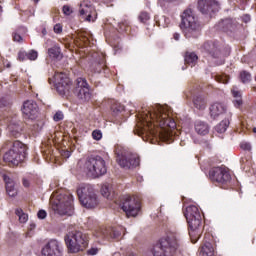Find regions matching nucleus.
<instances>
[{
    "instance_id": "obj_1",
    "label": "nucleus",
    "mask_w": 256,
    "mask_h": 256,
    "mask_svg": "<svg viewBox=\"0 0 256 256\" xmlns=\"http://www.w3.org/2000/svg\"><path fill=\"white\" fill-rule=\"evenodd\" d=\"M140 123L137 125V135H152L160 137L162 141L171 139V130L177 127V123L165 111V108L156 106L147 112L140 114Z\"/></svg>"
},
{
    "instance_id": "obj_2",
    "label": "nucleus",
    "mask_w": 256,
    "mask_h": 256,
    "mask_svg": "<svg viewBox=\"0 0 256 256\" xmlns=\"http://www.w3.org/2000/svg\"><path fill=\"white\" fill-rule=\"evenodd\" d=\"M184 216L188 223L190 239L192 243H197L199 237H201V233H203L201 212H199L197 206L191 205L186 208Z\"/></svg>"
},
{
    "instance_id": "obj_3",
    "label": "nucleus",
    "mask_w": 256,
    "mask_h": 256,
    "mask_svg": "<svg viewBox=\"0 0 256 256\" xmlns=\"http://www.w3.org/2000/svg\"><path fill=\"white\" fill-rule=\"evenodd\" d=\"M8 151L4 154V161L8 163L10 167H17L20 163L25 161L27 157V145L23 144L21 141L8 142Z\"/></svg>"
},
{
    "instance_id": "obj_4",
    "label": "nucleus",
    "mask_w": 256,
    "mask_h": 256,
    "mask_svg": "<svg viewBox=\"0 0 256 256\" xmlns=\"http://www.w3.org/2000/svg\"><path fill=\"white\" fill-rule=\"evenodd\" d=\"M52 211L58 215H73V195L54 194L51 198Z\"/></svg>"
},
{
    "instance_id": "obj_5",
    "label": "nucleus",
    "mask_w": 256,
    "mask_h": 256,
    "mask_svg": "<svg viewBox=\"0 0 256 256\" xmlns=\"http://www.w3.org/2000/svg\"><path fill=\"white\" fill-rule=\"evenodd\" d=\"M65 243L69 253H79V251H85L87 249L89 238L87 234L79 230H74L65 236Z\"/></svg>"
},
{
    "instance_id": "obj_6",
    "label": "nucleus",
    "mask_w": 256,
    "mask_h": 256,
    "mask_svg": "<svg viewBox=\"0 0 256 256\" xmlns=\"http://www.w3.org/2000/svg\"><path fill=\"white\" fill-rule=\"evenodd\" d=\"M179 247V236L170 234L167 238H162L153 248L154 256H173Z\"/></svg>"
},
{
    "instance_id": "obj_7",
    "label": "nucleus",
    "mask_w": 256,
    "mask_h": 256,
    "mask_svg": "<svg viewBox=\"0 0 256 256\" xmlns=\"http://www.w3.org/2000/svg\"><path fill=\"white\" fill-rule=\"evenodd\" d=\"M77 195L81 205L86 209H95V207L99 206V196H97L95 189L90 184H81L77 188Z\"/></svg>"
},
{
    "instance_id": "obj_8",
    "label": "nucleus",
    "mask_w": 256,
    "mask_h": 256,
    "mask_svg": "<svg viewBox=\"0 0 256 256\" xmlns=\"http://www.w3.org/2000/svg\"><path fill=\"white\" fill-rule=\"evenodd\" d=\"M84 169L88 177H92L93 179H97V177H101L107 173L105 160L100 156L87 158Z\"/></svg>"
},
{
    "instance_id": "obj_9",
    "label": "nucleus",
    "mask_w": 256,
    "mask_h": 256,
    "mask_svg": "<svg viewBox=\"0 0 256 256\" xmlns=\"http://www.w3.org/2000/svg\"><path fill=\"white\" fill-rule=\"evenodd\" d=\"M122 210L127 217H137L141 211V198L139 196H126L122 203Z\"/></svg>"
},
{
    "instance_id": "obj_10",
    "label": "nucleus",
    "mask_w": 256,
    "mask_h": 256,
    "mask_svg": "<svg viewBox=\"0 0 256 256\" xmlns=\"http://www.w3.org/2000/svg\"><path fill=\"white\" fill-rule=\"evenodd\" d=\"M203 50L210 53V66L217 67L218 65H223L225 63V58L221 54V49L219 46L212 42H205L203 44Z\"/></svg>"
},
{
    "instance_id": "obj_11",
    "label": "nucleus",
    "mask_w": 256,
    "mask_h": 256,
    "mask_svg": "<svg viewBox=\"0 0 256 256\" xmlns=\"http://www.w3.org/2000/svg\"><path fill=\"white\" fill-rule=\"evenodd\" d=\"M181 29H184L186 33H191V31H197L199 29V22H197V17L193 14V10L186 9L183 12Z\"/></svg>"
},
{
    "instance_id": "obj_12",
    "label": "nucleus",
    "mask_w": 256,
    "mask_h": 256,
    "mask_svg": "<svg viewBox=\"0 0 256 256\" xmlns=\"http://www.w3.org/2000/svg\"><path fill=\"white\" fill-rule=\"evenodd\" d=\"M198 9L202 15L211 18L219 11V2L215 0H200L198 2Z\"/></svg>"
},
{
    "instance_id": "obj_13",
    "label": "nucleus",
    "mask_w": 256,
    "mask_h": 256,
    "mask_svg": "<svg viewBox=\"0 0 256 256\" xmlns=\"http://www.w3.org/2000/svg\"><path fill=\"white\" fill-rule=\"evenodd\" d=\"M54 83L56 85V90L60 95H65L67 91H69V83H71V80H69V77H67V74L63 72H57L54 74Z\"/></svg>"
},
{
    "instance_id": "obj_14",
    "label": "nucleus",
    "mask_w": 256,
    "mask_h": 256,
    "mask_svg": "<svg viewBox=\"0 0 256 256\" xmlns=\"http://www.w3.org/2000/svg\"><path fill=\"white\" fill-rule=\"evenodd\" d=\"M209 176L214 183H227V181L231 179V175H229L227 169L223 167L212 168L209 172Z\"/></svg>"
},
{
    "instance_id": "obj_15",
    "label": "nucleus",
    "mask_w": 256,
    "mask_h": 256,
    "mask_svg": "<svg viewBox=\"0 0 256 256\" xmlns=\"http://www.w3.org/2000/svg\"><path fill=\"white\" fill-rule=\"evenodd\" d=\"M117 162L120 167L124 169H131L132 167H138L140 160L136 154H124L117 157Z\"/></svg>"
},
{
    "instance_id": "obj_16",
    "label": "nucleus",
    "mask_w": 256,
    "mask_h": 256,
    "mask_svg": "<svg viewBox=\"0 0 256 256\" xmlns=\"http://www.w3.org/2000/svg\"><path fill=\"white\" fill-rule=\"evenodd\" d=\"M39 113V107L37 103L33 100H27L23 103L22 114L24 119H37V114Z\"/></svg>"
},
{
    "instance_id": "obj_17",
    "label": "nucleus",
    "mask_w": 256,
    "mask_h": 256,
    "mask_svg": "<svg viewBox=\"0 0 256 256\" xmlns=\"http://www.w3.org/2000/svg\"><path fill=\"white\" fill-rule=\"evenodd\" d=\"M76 93L81 101H89L91 99V91L89 90V84L84 78L77 79Z\"/></svg>"
},
{
    "instance_id": "obj_18",
    "label": "nucleus",
    "mask_w": 256,
    "mask_h": 256,
    "mask_svg": "<svg viewBox=\"0 0 256 256\" xmlns=\"http://www.w3.org/2000/svg\"><path fill=\"white\" fill-rule=\"evenodd\" d=\"M62 253L61 244L57 240H50L45 247L42 248V256H61Z\"/></svg>"
},
{
    "instance_id": "obj_19",
    "label": "nucleus",
    "mask_w": 256,
    "mask_h": 256,
    "mask_svg": "<svg viewBox=\"0 0 256 256\" xmlns=\"http://www.w3.org/2000/svg\"><path fill=\"white\" fill-rule=\"evenodd\" d=\"M80 15L85 17V19L89 22L97 19V11L90 2H82L80 4Z\"/></svg>"
},
{
    "instance_id": "obj_20",
    "label": "nucleus",
    "mask_w": 256,
    "mask_h": 256,
    "mask_svg": "<svg viewBox=\"0 0 256 256\" xmlns=\"http://www.w3.org/2000/svg\"><path fill=\"white\" fill-rule=\"evenodd\" d=\"M3 179L6 183V193H8L9 197H15L17 195L15 180L12 179L11 174H4Z\"/></svg>"
},
{
    "instance_id": "obj_21",
    "label": "nucleus",
    "mask_w": 256,
    "mask_h": 256,
    "mask_svg": "<svg viewBox=\"0 0 256 256\" xmlns=\"http://www.w3.org/2000/svg\"><path fill=\"white\" fill-rule=\"evenodd\" d=\"M227 111V107L224 104L216 102L210 106V115L213 119H217L219 115H223Z\"/></svg>"
},
{
    "instance_id": "obj_22",
    "label": "nucleus",
    "mask_w": 256,
    "mask_h": 256,
    "mask_svg": "<svg viewBox=\"0 0 256 256\" xmlns=\"http://www.w3.org/2000/svg\"><path fill=\"white\" fill-rule=\"evenodd\" d=\"M8 129L13 137H19L23 133V122L13 121L8 125Z\"/></svg>"
},
{
    "instance_id": "obj_23",
    "label": "nucleus",
    "mask_w": 256,
    "mask_h": 256,
    "mask_svg": "<svg viewBox=\"0 0 256 256\" xmlns=\"http://www.w3.org/2000/svg\"><path fill=\"white\" fill-rule=\"evenodd\" d=\"M96 237H110V239H119L121 237V231L117 229L101 230L96 232Z\"/></svg>"
},
{
    "instance_id": "obj_24",
    "label": "nucleus",
    "mask_w": 256,
    "mask_h": 256,
    "mask_svg": "<svg viewBox=\"0 0 256 256\" xmlns=\"http://www.w3.org/2000/svg\"><path fill=\"white\" fill-rule=\"evenodd\" d=\"M199 256H215V248L213 244L206 242L199 251Z\"/></svg>"
},
{
    "instance_id": "obj_25",
    "label": "nucleus",
    "mask_w": 256,
    "mask_h": 256,
    "mask_svg": "<svg viewBox=\"0 0 256 256\" xmlns=\"http://www.w3.org/2000/svg\"><path fill=\"white\" fill-rule=\"evenodd\" d=\"M195 131L198 135H207L209 133V125L205 122H197L195 125Z\"/></svg>"
},
{
    "instance_id": "obj_26",
    "label": "nucleus",
    "mask_w": 256,
    "mask_h": 256,
    "mask_svg": "<svg viewBox=\"0 0 256 256\" xmlns=\"http://www.w3.org/2000/svg\"><path fill=\"white\" fill-rule=\"evenodd\" d=\"M48 55L52 59H62L63 58V54H61V48L57 45L48 49Z\"/></svg>"
},
{
    "instance_id": "obj_27",
    "label": "nucleus",
    "mask_w": 256,
    "mask_h": 256,
    "mask_svg": "<svg viewBox=\"0 0 256 256\" xmlns=\"http://www.w3.org/2000/svg\"><path fill=\"white\" fill-rule=\"evenodd\" d=\"M194 106L196 107V109H200V111H203V109L207 107V101L205 100V98H203V96H196L194 98Z\"/></svg>"
},
{
    "instance_id": "obj_28",
    "label": "nucleus",
    "mask_w": 256,
    "mask_h": 256,
    "mask_svg": "<svg viewBox=\"0 0 256 256\" xmlns=\"http://www.w3.org/2000/svg\"><path fill=\"white\" fill-rule=\"evenodd\" d=\"M197 59V54H195L194 52H187L185 55V63H187V65H191V67H193L195 63H197Z\"/></svg>"
},
{
    "instance_id": "obj_29",
    "label": "nucleus",
    "mask_w": 256,
    "mask_h": 256,
    "mask_svg": "<svg viewBox=\"0 0 256 256\" xmlns=\"http://www.w3.org/2000/svg\"><path fill=\"white\" fill-rule=\"evenodd\" d=\"M101 194L103 195V197H105L106 199H112L113 197V191L111 188V185L109 184H104L101 188Z\"/></svg>"
},
{
    "instance_id": "obj_30",
    "label": "nucleus",
    "mask_w": 256,
    "mask_h": 256,
    "mask_svg": "<svg viewBox=\"0 0 256 256\" xmlns=\"http://www.w3.org/2000/svg\"><path fill=\"white\" fill-rule=\"evenodd\" d=\"M232 95L235 98L234 105L235 107H241L243 105V100L241 99V92L238 90L232 89Z\"/></svg>"
},
{
    "instance_id": "obj_31",
    "label": "nucleus",
    "mask_w": 256,
    "mask_h": 256,
    "mask_svg": "<svg viewBox=\"0 0 256 256\" xmlns=\"http://www.w3.org/2000/svg\"><path fill=\"white\" fill-rule=\"evenodd\" d=\"M229 127V120H223L216 126L217 133H225Z\"/></svg>"
},
{
    "instance_id": "obj_32",
    "label": "nucleus",
    "mask_w": 256,
    "mask_h": 256,
    "mask_svg": "<svg viewBox=\"0 0 256 256\" xmlns=\"http://www.w3.org/2000/svg\"><path fill=\"white\" fill-rule=\"evenodd\" d=\"M78 39L84 43V45H87V43H89V41H91V35H89V33L87 32H80L78 34Z\"/></svg>"
},
{
    "instance_id": "obj_33",
    "label": "nucleus",
    "mask_w": 256,
    "mask_h": 256,
    "mask_svg": "<svg viewBox=\"0 0 256 256\" xmlns=\"http://www.w3.org/2000/svg\"><path fill=\"white\" fill-rule=\"evenodd\" d=\"M16 215L19 217L20 223H27L29 216L25 213H23V210L17 209Z\"/></svg>"
},
{
    "instance_id": "obj_34",
    "label": "nucleus",
    "mask_w": 256,
    "mask_h": 256,
    "mask_svg": "<svg viewBox=\"0 0 256 256\" xmlns=\"http://www.w3.org/2000/svg\"><path fill=\"white\" fill-rule=\"evenodd\" d=\"M240 79L242 83H249V81H251V74L247 71H242L240 73Z\"/></svg>"
},
{
    "instance_id": "obj_35",
    "label": "nucleus",
    "mask_w": 256,
    "mask_h": 256,
    "mask_svg": "<svg viewBox=\"0 0 256 256\" xmlns=\"http://www.w3.org/2000/svg\"><path fill=\"white\" fill-rule=\"evenodd\" d=\"M140 23H147L149 19H151V16H149V13L147 12H141L139 17H138Z\"/></svg>"
},
{
    "instance_id": "obj_36",
    "label": "nucleus",
    "mask_w": 256,
    "mask_h": 256,
    "mask_svg": "<svg viewBox=\"0 0 256 256\" xmlns=\"http://www.w3.org/2000/svg\"><path fill=\"white\" fill-rule=\"evenodd\" d=\"M216 81H218V83H223L224 85H226V83H229V76L225 74L218 75L216 76Z\"/></svg>"
},
{
    "instance_id": "obj_37",
    "label": "nucleus",
    "mask_w": 256,
    "mask_h": 256,
    "mask_svg": "<svg viewBox=\"0 0 256 256\" xmlns=\"http://www.w3.org/2000/svg\"><path fill=\"white\" fill-rule=\"evenodd\" d=\"M39 57V53L35 50H31L29 53H27V59L30 61H35Z\"/></svg>"
},
{
    "instance_id": "obj_38",
    "label": "nucleus",
    "mask_w": 256,
    "mask_h": 256,
    "mask_svg": "<svg viewBox=\"0 0 256 256\" xmlns=\"http://www.w3.org/2000/svg\"><path fill=\"white\" fill-rule=\"evenodd\" d=\"M92 137L95 141H100V139L103 138V133H101V130H94L92 132Z\"/></svg>"
},
{
    "instance_id": "obj_39",
    "label": "nucleus",
    "mask_w": 256,
    "mask_h": 256,
    "mask_svg": "<svg viewBox=\"0 0 256 256\" xmlns=\"http://www.w3.org/2000/svg\"><path fill=\"white\" fill-rule=\"evenodd\" d=\"M240 148L243 149V151H251V144L248 142H241Z\"/></svg>"
},
{
    "instance_id": "obj_40",
    "label": "nucleus",
    "mask_w": 256,
    "mask_h": 256,
    "mask_svg": "<svg viewBox=\"0 0 256 256\" xmlns=\"http://www.w3.org/2000/svg\"><path fill=\"white\" fill-rule=\"evenodd\" d=\"M54 121H63V112L58 111L53 117Z\"/></svg>"
},
{
    "instance_id": "obj_41",
    "label": "nucleus",
    "mask_w": 256,
    "mask_h": 256,
    "mask_svg": "<svg viewBox=\"0 0 256 256\" xmlns=\"http://www.w3.org/2000/svg\"><path fill=\"white\" fill-rule=\"evenodd\" d=\"M13 41H15L16 43H23V37H21V35H19L17 33H14Z\"/></svg>"
},
{
    "instance_id": "obj_42",
    "label": "nucleus",
    "mask_w": 256,
    "mask_h": 256,
    "mask_svg": "<svg viewBox=\"0 0 256 256\" xmlns=\"http://www.w3.org/2000/svg\"><path fill=\"white\" fill-rule=\"evenodd\" d=\"M19 61H25L27 59V52L20 51L18 53Z\"/></svg>"
},
{
    "instance_id": "obj_43",
    "label": "nucleus",
    "mask_w": 256,
    "mask_h": 256,
    "mask_svg": "<svg viewBox=\"0 0 256 256\" xmlns=\"http://www.w3.org/2000/svg\"><path fill=\"white\" fill-rule=\"evenodd\" d=\"M0 123H1V125H8L9 124V117L0 116Z\"/></svg>"
},
{
    "instance_id": "obj_44",
    "label": "nucleus",
    "mask_w": 256,
    "mask_h": 256,
    "mask_svg": "<svg viewBox=\"0 0 256 256\" xmlns=\"http://www.w3.org/2000/svg\"><path fill=\"white\" fill-rule=\"evenodd\" d=\"M37 215L38 219H45L47 217V212L45 210H40Z\"/></svg>"
},
{
    "instance_id": "obj_45",
    "label": "nucleus",
    "mask_w": 256,
    "mask_h": 256,
    "mask_svg": "<svg viewBox=\"0 0 256 256\" xmlns=\"http://www.w3.org/2000/svg\"><path fill=\"white\" fill-rule=\"evenodd\" d=\"M63 13L64 15H69L70 13H73V11H71V7H69L68 5L63 6Z\"/></svg>"
},
{
    "instance_id": "obj_46",
    "label": "nucleus",
    "mask_w": 256,
    "mask_h": 256,
    "mask_svg": "<svg viewBox=\"0 0 256 256\" xmlns=\"http://www.w3.org/2000/svg\"><path fill=\"white\" fill-rule=\"evenodd\" d=\"M63 31V27H61V24H56L54 26V33H61Z\"/></svg>"
},
{
    "instance_id": "obj_47",
    "label": "nucleus",
    "mask_w": 256,
    "mask_h": 256,
    "mask_svg": "<svg viewBox=\"0 0 256 256\" xmlns=\"http://www.w3.org/2000/svg\"><path fill=\"white\" fill-rule=\"evenodd\" d=\"M98 250L96 248H91L88 250L89 255H97Z\"/></svg>"
},
{
    "instance_id": "obj_48",
    "label": "nucleus",
    "mask_w": 256,
    "mask_h": 256,
    "mask_svg": "<svg viewBox=\"0 0 256 256\" xmlns=\"http://www.w3.org/2000/svg\"><path fill=\"white\" fill-rule=\"evenodd\" d=\"M23 185H24V187H29V181L24 179L23 180Z\"/></svg>"
},
{
    "instance_id": "obj_49",
    "label": "nucleus",
    "mask_w": 256,
    "mask_h": 256,
    "mask_svg": "<svg viewBox=\"0 0 256 256\" xmlns=\"http://www.w3.org/2000/svg\"><path fill=\"white\" fill-rule=\"evenodd\" d=\"M70 155H71V152L69 151H65L63 154L64 157H69Z\"/></svg>"
},
{
    "instance_id": "obj_50",
    "label": "nucleus",
    "mask_w": 256,
    "mask_h": 256,
    "mask_svg": "<svg viewBox=\"0 0 256 256\" xmlns=\"http://www.w3.org/2000/svg\"><path fill=\"white\" fill-rule=\"evenodd\" d=\"M174 39H175L176 41H179V34H174Z\"/></svg>"
},
{
    "instance_id": "obj_51",
    "label": "nucleus",
    "mask_w": 256,
    "mask_h": 256,
    "mask_svg": "<svg viewBox=\"0 0 256 256\" xmlns=\"http://www.w3.org/2000/svg\"><path fill=\"white\" fill-rule=\"evenodd\" d=\"M127 256H136L133 252H128Z\"/></svg>"
},
{
    "instance_id": "obj_52",
    "label": "nucleus",
    "mask_w": 256,
    "mask_h": 256,
    "mask_svg": "<svg viewBox=\"0 0 256 256\" xmlns=\"http://www.w3.org/2000/svg\"><path fill=\"white\" fill-rule=\"evenodd\" d=\"M253 132L256 133V128L253 129Z\"/></svg>"
},
{
    "instance_id": "obj_53",
    "label": "nucleus",
    "mask_w": 256,
    "mask_h": 256,
    "mask_svg": "<svg viewBox=\"0 0 256 256\" xmlns=\"http://www.w3.org/2000/svg\"><path fill=\"white\" fill-rule=\"evenodd\" d=\"M34 1H35V3H38L39 0H34Z\"/></svg>"
}]
</instances>
